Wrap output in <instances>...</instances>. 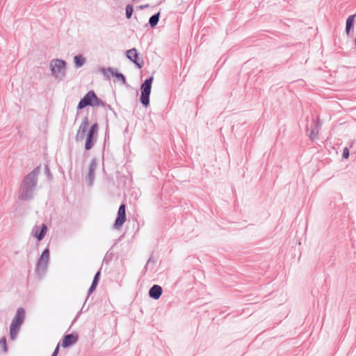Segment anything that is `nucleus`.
Wrapping results in <instances>:
<instances>
[{
  "instance_id": "f257e3e1",
  "label": "nucleus",
  "mask_w": 356,
  "mask_h": 356,
  "mask_svg": "<svg viewBox=\"0 0 356 356\" xmlns=\"http://www.w3.org/2000/svg\"><path fill=\"white\" fill-rule=\"evenodd\" d=\"M41 165H39L24 177L18 191L19 200L29 201L33 198V192L38 184V177Z\"/></svg>"
},
{
  "instance_id": "f03ea898",
  "label": "nucleus",
  "mask_w": 356,
  "mask_h": 356,
  "mask_svg": "<svg viewBox=\"0 0 356 356\" xmlns=\"http://www.w3.org/2000/svg\"><path fill=\"white\" fill-rule=\"evenodd\" d=\"M99 127L97 122H93L90 126L89 129L79 127L75 136V140L76 143L81 142L86 138L83 156H86L88 154L86 152L92 149L97 143Z\"/></svg>"
},
{
  "instance_id": "7ed1b4c3",
  "label": "nucleus",
  "mask_w": 356,
  "mask_h": 356,
  "mask_svg": "<svg viewBox=\"0 0 356 356\" xmlns=\"http://www.w3.org/2000/svg\"><path fill=\"white\" fill-rule=\"evenodd\" d=\"M103 105V100L97 95L93 90H90L80 99L76 106V116L86 107L97 108Z\"/></svg>"
},
{
  "instance_id": "20e7f679",
  "label": "nucleus",
  "mask_w": 356,
  "mask_h": 356,
  "mask_svg": "<svg viewBox=\"0 0 356 356\" xmlns=\"http://www.w3.org/2000/svg\"><path fill=\"white\" fill-rule=\"evenodd\" d=\"M154 76H149L147 77L140 84V97L139 101L145 108H147L150 104V94L152 91Z\"/></svg>"
},
{
  "instance_id": "39448f33",
  "label": "nucleus",
  "mask_w": 356,
  "mask_h": 356,
  "mask_svg": "<svg viewBox=\"0 0 356 356\" xmlns=\"http://www.w3.org/2000/svg\"><path fill=\"white\" fill-rule=\"evenodd\" d=\"M99 71L103 74L105 80L110 81V74L115 79V81H120L122 85L127 88H129L130 85L127 81L125 75L120 72L118 69L113 67H99Z\"/></svg>"
},
{
  "instance_id": "423d86ee",
  "label": "nucleus",
  "mask_w": 356,
  "mask_h": 356,
  "mask_svg": "<svg viewBox=\"0 0 356 356\" xmlns=\"http://www.w3.org/2000/svg\"><path fill=\"white\" fill-rule=\"evenodd\" d=\"M51 75L59 80H63L66 75L67 62L61 58L52 59L49 63Z\"/></svg>"
},
{
  "instance_id": "0eeeda50",
  "label": "nucleus",
  "mask_w": 356,
  "mask_h": 356,
  "mask_svg": "<svg viewBox=\"0 0 356 356\" xmlns=\"http://www.w3.org/2000/svg\"><path fill=\"white\" fill-rule=\"evenodd\" d=\"M49 259L50 250L49 246H47L42 250V253L37 259L35 265V272L37 274L42 275L47 271Z\"/></svg>"
},
{
  "instance_id": "6e6552de",
  "label": "nucleus",
  "mask_w": 356,
  "mask_h": 356,
  "mask_svg": "<svg viewBox=\"0 0 356 356\" xmlns=\"http://www.w3.org/2000/svg\"><path fill=\"white\" fill-rule=\"evenodd\" d=\"M125 56L132 63L134 64L136 68L140 70L144 66V60L140 56V53L136 48L133 47L125 51Z\"/></svg>"
},
{
  "instance_id": "1a4fd4ad",
  "label": "nucleus",
  "mask_w": 356,
  "mask_h": 356,
  "mask_svg": "<svg viewBox=\"0 0 356 356\" xmlns=\"http://www.w3.org/2000/svg\"><path fill=\"white\" fill-rule=\"evenodd\" d=\"M127 220L126 204L122 203L118 210L117 216L114 221L113 227L115 229H120Z\"/></svg>"
},
{
  "instance_id": "9d476101",
  "label": "nucleus",
  "mask_w": 356,
  "mask_h": 356,
  "mask_svg": "<svg viewBox=\"0 0 356 356\" xmlns=\"http://www.w3.org/2000/svg\"><path fill=\"white\" fill-rule=\"evenodd\" d=\"M79 338V336L76 332L65 334L61 339V346L63 348H69L78 342Z\"/></svg>"
},
{
  "instance_id": "9b49d317",
  "label": "nucleus",
  "mask_w": 356,
  "mask_h": 356,
  "mask_svg": "<svg viewBox=\"0 0 356 356\" xmlns=\"http://www.w3.org/2000/svg\"><path fill=\"white\" fill-rule=\"evenodd\" d=\"M97 165L98 160L97 158L94 157L88 165V172L86 177V181L88 186H92L94 184L95 170L97 168Z\"/></svg>"
},
{
  "instance_id": "f8f14e48",
  "label": "nucleus",
  "mask_w": 356,
  "mask_h": 356,
  "mask_svg": "<svg viewBox=\"0 0 356 356\" xmlns=\"http://www.w3.org/2000/svg\"><path fill=\"white\" fill-rule=\"evenodd\" d=\"M48 227L46 224L42 223L40 225H35L31 231V235L37 240L38 242H40L45 236Z\"/></svg>"
},
{
  "instance_id": "ddd939ff",
  "label": "nucleus",
  "mask_w": 356,
  "mask_h": 356,
  "mask_svg": "<svg viewBox=\"0 0 356 356\" xmlns=\"http://www.w3.org/2000/svg\"><path fill=\"white\" fill-rule=\"evenodd\" d=\"M97 286H98V284H94V283H91V284H90V287H89L88 290V292H87V297H86V300H85V302H84V303H83V307H82V308L80 309V311H79V312L76 313V314L75 317L74 318V319H73V321H72V324H71L70 327H69L68 330L71 328V327L72 326V325H73L75 322H76V321L79 319V318L80 315L81 314V313H83V309H84V307H85V305H86V301H87L88 298H89V296H90L91 294H92V293L96 291Z\"/></svg>"
},
{
  "instance_id": "4468645a",
  "label": "nucleus",
  "mask_w": 356,
  "mask_h": 356,
  "mask_svg": "<svg viewBox=\"0 0 356 356\" xmlns=\"http://www.w3.org/2000/svg\"><path fill=\"white\" fill-rule=\"evenodd\" d=\"M26 318V310L24 307L17 308L16 313L13 318V323L22 325Z\"/></svg>"
},
{
  "instance_id": "2eb2a0df",
  "label": "nucleus",
  "mask_w": 356,
  "mask_h": 356,
  "mask_svg": "<svg viewBox=\"0 0 356 356\" xmlns=\"http://www.w3.org/2000/svg\"><path fill=\"white\" fill-rule=\"evenodd\" d=\"M163 293V289L159 284H154L148 291L149 297L153 300H159Z\"/></svg>"
},
{
  "instance_id": "dca6fc26",
  "label": "nucleus",
  "mask_w": 356,
  "mask_h": 356,
  "mask_svg": "<svg viewBox=\"0 0 356 356\" xmlns=\"http://www.w3.org/2000/svg\"><path fill=\"white\" fill-rule=\"evenodd\" d=\"M356 13L349 15L346 21V33L347 36L350 35V33L354 30V26L355 22Z\"/></svg>"
},
{
  "instance_id": "f3484780",
  "label": "nucleus",
  "mask_w": 356,
  "mask_h": 356,
  "mask_svg": "<svg viewBox=\"0 0 356 356\" xmlns=\"http://www.w3.org/2000/svg\"><path fill=\"white\" fill-rule=\"evenodd\" d=\"M161 17V10L157 13L152 15L149 18L148 23L145 24V27H149L150 29H154L158 25Z\"/></svg>"
},
{
  "instance_id": "a211bd4d",
  "label": "nucleus",
  "mask_w": 356,
  "mask_h": 356,
  "mask_svg": "<svg viewBox=\"0 0 356 356\" xmlns=\"http://www.w3.org/2000/svg\"><path fill=\"white\" fill-rule=\"evenodd\" d=\"M22 325L15 324L11 322L9 331H10V339L11 341H15L20 331Z\"/></svg>"
},
{
  "instance_id": "6ab92c4d",
  "label": "nucleus",
  "mask_w": 356,
  "mask_h": 356,
  "mask_svg": "<svg viewBox=\"0 0 356 356\" xmlns=\"http://www.w3.org/2000/svg\"><path fill=\"white\" fill-rule=\"evenodd\" d=\"M73 63L76 69L81 68L86 63V58L82 54L75 55L73 58Z\"/></svg>"
},
{
  "instance_id": "aec40b11",
  "label": "nucleus",
  "mask_w": 356,
  "mask_h": 356,
  "mask_svg": "<svg viewBox=\"0 0 356 356\" xmlns=\"http://www.w3.org/2000/svg\"><path fill=\"white\" fill-rule=\"evenodd\" d=\"M134 12V6L133 3H127L125 6V17L127 19H130Z\"/></svg>"
},
{
  "instance_id": "412c9836",
  "label": "nucleus",
  "mask_w": 356,
  "mask_h": 356,
  "mask_svg": "<svg viewBox=\"0 0 356 356\" xmlns=\"http://www.w3.org/2000/svg\"><path fill=\"white\" fill-rule=\"evenodd\" d=\"M124 6L123 0H113L111 6V9L113 12L120 9L122 10Z\"/></svg>"
},
{
  "instance_id": "4be33fe9",
  "label": "nucleus",
  "mask_w": 356,
  "mask_h": 356,
  "mask_svg": "<svg viewBox=\"0 0 356 356\" xmlns=\"http://www.w3.org/2000/svg\"><path fill=\"white\" fill-rule=\"evenodd\" d=\"M108 141H109V131H108V125L107 124L106 127L105 134H104V145H103V149H102V159H104V152H105L106 145L107 142H108Z\"/></svg>"
},
{
  "instance_id": "5701e85b",
  "label": "nucleus",
  "mask_w": 356,
  "mask_h": 356,
  "mask_svg": "<svg viewBox=\"0 0 356 356\" xmlns=\"http://www.w3.org/2000/svg\"><path fill=\"white\" fill-rule=\"evenodd\" d=\"M44 174H45L47 179L49 181H51L53 180V175L51 172L48 163H46L44 164Z\"/></svg>"
},
{
  "instance_id": "b1692460",
  "label": "nucleus",
  "mask_w": 356,
  "mask_h": 356,
  "mask_svg": "<svg viewBox=\"0 0 356 356\" xmlns=\"http://www.w3.org/2000/svg\"><path fill=\"white\" fill-rule=\"evenodd\" d=\"M0 347L3 353H7L8 350L6 338L5 337H2L0 339Z\"/></svg>"
},
{
  "instance_id": "393cba45",
  "label": "nucleus",
  "mask_w": 356,
  "mask_h": 356,
  "mask_svg": "<svg viewBox=\"0 0 356 356\" xmlns=\"http://www.w3.org/2000/svg\"><path fill=\"white\" fill-rule=\"evenodd\" d=\"M90 126V120H89L88 116L86 115L83 118L82 122H81L79 127L83 128V129H89Z\"/></svg>"
},
{
  "instance_id": "a878e982",
  "label": "nucleus",
  "mask_w": 356,
  "mask_h": 356,
  "mask_svg": "<svg viewBox=\"0 0 356 356\" xmlns=\"http://www.w3.org/2000/svg\"><path fill=\"white\" fill-rule=\"evenodd\" d=\"M101 270H102V267L95 274L92 281V283L99 284V281H100V277H101Z\"/></svg>"
},
{
  "instance_id": "bb28decb",
  "label": "nucleus",
  "mask_w": 356,
  "mask_h": 356,
  "mask_svg": "<svg viewBox=\"0 0 356 356\" xmlns=\"http://www.w3.org/2000/svg\"><path fill=\"white\" fill-rule=\"evenodd\" d=\"M318 135V132L312 127L310 132L308 134L310 140L314 141L316 138H317Z\"/></svg>"
},
{
  "instance_id": "cd10ccee",
  "label": "nucleus",
  "mask_w": 356,
  "mask_h": 356,
  "mask_svg": "<svg viewBox=\"0 0 356 356\" xmlns=\"http://www.w3.org/2000/svg\"><path fill=\"white\" fill-rule=\"evenodd\" d=\"M112 259H113V253H111L110 254H108V253H106V254L105 255V257L103 259L102 264H105L108 265L111 261Z\"/></svg>"
},
{
  "instance_id": "c85d7f7f",
  "label": "nucleus",
  "mask_w": 356,
  "mask_h": 356,
  "mask_svg": "<svg viewBox=\"0 0 356 356\" xmlns=\"http://www.w3.org/2000/svg\"><path fill=\"white\" fill-rule=\"evenodd\" d=\"M349 156H350V149H349V147H345L343 149L342 159H348L349 158Z\"/></svg>"
},
{
  "instance_id": "c756f323",
  "label": "nucleus",
  "mask_w": 356,
  "mask_h": 356,
  "mask_svg": "<svg viewBox=\"0 0 356 356\" xmlns=\"http://www.w3.org/2000/svg\"><path fill=\"white\" fill-rule=\"evenodd\" d=\"M312 123L314 124V127L312 126V127L318 132V130L321 126V123L320 120H313Z\"/></svg>"
},
{
  "instance_id": "7c9ffc66",
  "label": "nucleus",
  "mask_w": 356,
  "mask_h": 356,
  "mask_svg": "<svg viewBox=\"0 0 356 356\" xmlns=\"http://www.w3.org/2000/svg\"><path fill=\"white\" fill-rule=\"evenodd\" d=\"M103 104H104V105L103 106H100L99 107H104V108H108V110L113 111L114 115H116L115 111L113 110V108L111 107V106L110 104H108L104 101H103Z\"/></svg>"
},
{
  "instance_id": "2f4dec72",
  "label": "nucleus",
  "mask_w": 356,
  "mask_h": 356,
  "mask_svg": "<svg viewBox=\"0 0 356 356\" xmlns=\"http://www.w3.org/2000/svg\"><path fill=\"white\" fill-rule=\"evenodd\" d=\"M60 342L57 344V346H56L54 350L53 351L52 354L51 356H58V353H59V350H60Z\"/></svg>"
},
{
  "instance_id": "473e14b6",
  "label": "nucleus",
  "mask_w": 356,
  "mask_h": 356,
  "mask_svg": "<svg viewBox=\"0 0 356 356\" xmlns=\"http://www.w3.org/2000/svg\"><path fill=\"white\" fill-rule=\"evenodd\" d=\"M156 261L154 259L152 255L149 258L147 262L146 263V265L145 266V268L147 269L148 266L151 264V263H155Z\"/></svg>"
},
{
  "instance_id": "72a5a7b5",
  "label": "nucleus",
  "mask_w": 356,
  "mask_h": 356,
  "mask_svg": "<svg viewBox=\"0 0 356 356\" xmlns=\"http://www.w3.org/2000/svg\"><path fill=\"white\" fill-rule=\"evenodd\" d=\"M150 6L149 3H146V4H143V5H140L136 7V9L137 10H144L145 8H149Z\"/></svg>"
},
{
  "instance_id": "f704fd0d",
  "label": "nucleus",
  "mask_w": 356,
  "mask_h": 356,
  "mask_svg": "<svg viewBox=\"0 0 356 356\" xmlns=\"http://www.w3.org/2000/svg\"><path fill=\"white\" fill-rule=\"evenodd\" d=\"M102 171L104 173H106V170H105V167H104V160L102 159Z\"/></svg>"
},
{
  "instance_id": "c9c22d12",
  "label": "nucleus",
  "mask_w": 356,
  "mask_h": 356,
  "mask_svg": "<svg viewBox=\"0 0 356 356\" xmlns=\"http://www.w3.org/2000/svg\"><path fill=\"white\" fill-rule=\"evenodd\" d=\"M305 129H306V131L308 133V131L309 130L308 124H307Z\"/></svg>"
},
{
  "instance_id": "e433bc0d",
  "label": "nucleus",
  "mask_w": 356,
  "mask_h": 356,
  "mask_svg": "<svg viewBox=\"0 0 356 356\" xmlns=\"http://www.w3.org/2000/svg\"><path fill=\"white\" fill-rule=\"evenodd\" d=\"M354 44H355V47H356V37H355V39H354Z\"/></svg>"
},
{
  "instance_id": "4c0bfd02",
  "label": "nucleus",
  "mask_w": 356,
  "mask_h": 356,
  "mask_svg": "<svg viewBox=\"0 0 356 356\" xmlns=\"http://www.w3.org/2000/svg\"><path fill=\"white\" fill-rule=\"evenodd\" d=\"M134 19H136V20L138 19H137V17H136V15L134 17Z\"/></svg>"
}]
</instances>
